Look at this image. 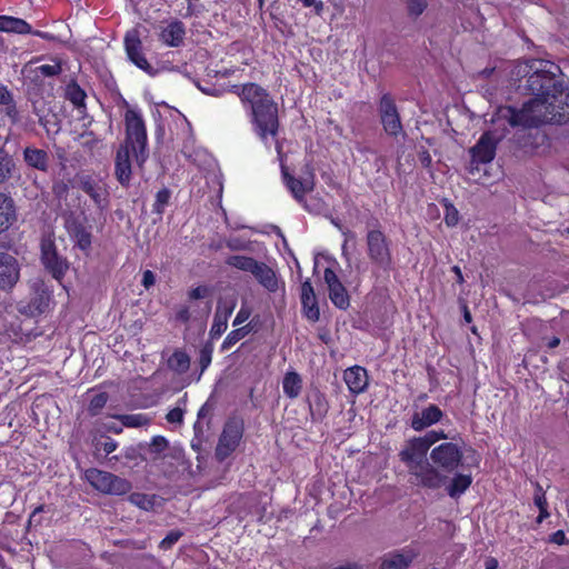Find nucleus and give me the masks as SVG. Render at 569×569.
<instances>
[{
	"instance_id": "obj_1",
	"label": "nucleus",
	"mask_w": 569,
	"mask_h": 569,
	"mask_svg": "<svg viewBox=\"0 0 569 569\" xmlns=\"http://www.w3.org/2000/svg\"><path fill=\"white\" fill-rule=\"evenodd\" d=\"M548 62L529 60L517 63L513 74L528 77V89L535 96L520 110L500 107L496 122L509 127H538L542 123H560L569 119V90L547 69Z\"/></svg>"
},
{
	"instance_id": "obj_2",
	"label": "nucleus",
	"mask_w": 569,
	"mask_h": 569,
	"mask_svg": "<svg viewBox=\"0 0 569 569\" xmlns=\"http://www.w3.org/2000/svg\"><path fill=\"white\" fill-rule=\"evenodd\" d=\"M233 88L258 137L264 142L268 138L274 139L279 129L278 106L267 90L257 83Z\"/></svg>"
},
{
	"instance_id": "obj_3",
	"label": "nucleus",
	"mask_w": 569,
	"mask_h": 569,
	"mask_svg": "<svg viewBox=\"0 0 569 569\" xmlns=\"http://www.w3.org/2000/svg\"><path fill=\"white\" fill-rule=\"evenodd\" d=\"M428 451L429 448L423 441L419 437H413L403 443L399 458L406 466L412 485L437 490L447 483L448 476L429 462Z\"/></svg>"
},
{
	"instance_id": "obj_4",
	"label": "nucleus",
	"mask_w": 569,
	"mask_h": 569,
	"mask_svg": "<svg viewBox=\"0 0 569 569\" xmlns=\"http://www.w3.org/2000/svg\"><path fill=\"white\" fill-rule=\"evenodd\" d=\"M126 139L121 146L132 151L136 161L142 166L148 158L147 153V129L142 114L137 109H128L124 114Z\"/></svg>"
},
{
	"instance_id": "obj_5",
	"label": "nucleus",
	"mask_w": 569,
	"mask_h": 569,
	"mask_svg": "<svg viewBox=\"0 0 569 569\" xmlns=\"http://www.w3.org/2000/svg\"><path fill=\"white\" fill-rule=\"evenodd\" d=\"M497 119V112L491 119L495 128L486 131L479 139V141L470 149V153L473 162L488 163L493 160L496 154V148L499 140H501L507 131L508 124L503 122H495Z\"/></svg>"
},
{
	"instance_id": "obj_6",
	"label": "nucleus",
	"mask_w": 569,
	"mask_h": 569,
	"mask_svg": "<svg viewBox=\"0 0 569 569\" xmlns=\"http://www.w3.org/2000/svg\"><path fill=\"white\" fill-rule=\"evenodd\" d=\"M84 478L94 489L108 495H124L131 489L126 479L96 468L86 470Z\"/></svg>"
},
{
	"instance_id": "obj_7",
	"label": "nucleus",
	"mask_w": 569,
	"mask_h": 569,
	"mask_svg": "<svg viewBox=\"0 0 569 569\" xmlns=\"http://www.w3.org/2000/svg\"><path fill=\"white\" fill-rule=\"evenodd\" d=\"M430 459L432 466L448 476L459 466L462 459V451L453 442H443L432 448Z\"/></svg>"
},
{
	"instance_id": "obj_8",
	"label": "nucleus",
	"mask_w": 569,
	"mask_h": 569,
	"mask_svg": "<svg viewBox=\"0 0 569 569\" xmlns=\"http://www.w3.org/2000/svg\"><path fill=\"white\" fill-rule=\"evenodd\" d=\"M367 249L370 260L387 270L391 267L392 258L389 242L380 230H371L367 234Z\"/></svg>"
},
{
	"instance_id": "obj_9",
	"label": "nucleus",
	"mask_w": 569,
	"mask_h": 569,
	"mask_svg": "<svg viewBox=\"0 0 569 569\" xmlns=\"http://www.w3.org/2000/svg\"><path fill=\"white\" fill-rule=\"evenodd\" d=\"M242 433L243 427L240 421L231 420L224 425L216 448V456L219 460H224L237 449Z\"/></svg>"
},
{
	"instance_id": "obj_10",
	"label": "nucleus",
	"mask_w": 569,
	"mask_h": 569,
	"mask_svg": "<svg viewBox=\"0 0 569 569\" xmlns=\"http://www.w3.org/2000/svg\"><path fill=\"white\" fill-rule=\"evenodd\" d=\"M124 49L128 59L139 69L149 76L156 74V69L148 62L142 51V42L139 32L134 29L128 31L124 36Z\"/></svg>"
},
{
	"instance_id": "obj_11",
	"label": "nucleus",
	"mask_w": 569,
	"mask_h": 569,
	"mask_svg": "<svg viewBox=\"0 0 569 569\" xmlns=\"http://www.w3.org/2000/svg\"><path fill=\"white\" fill-rule=\"evenodd\" d=\"M419 555L416 545H408L383 555L380 559L379 569H407Z\"/></svg>"
},
{
	"instance_id": "obj_12",
	"label": "nucleus",
	"mask_w": 569,
	"mask_h": 569,
	"mask_svg": "<svg viewBox=\"0 0 569 569\" xmlns=\"http://www.w3.org/2000/svg\"><path fill=\"white\" fill-rule=\"evenodd\" d=\"M379 111L385 131L390 136H398L402 132L400 117L393 99L383 94L380 99Z\"/></svg>"
},
{
	"instance_id": "obj_13",
	"label": "nucleus",
	"mask_w": 569,
	"mask_h": 569,
	"mask_svg": "<svg viewBox=\"0 0 569 569\" xmlns=\"http://www.w3.org/2000/svg\"><path fill=\"white\" fill-rule=\"evenodd\" d=\"M186 27L178 19L162 21L158 27V39L167 47L178 48L183 44Z\"/></svg>"
},
{
	"instance_id": "obj_14",
	"label": "nucleus",
	"mask_w": 569,
	"mask_h": 569,
	"mask_svg": "<svg viewBox=\"0 0 569 569\" xmlns=\"http://www.w3.org/2000/svg\"><path fill=\"white\" fill-rule=\"evenodd\" d=\"M325 282L328 286L329 298L331 302L339 309L346 310L350 305V298L347 289L339 280L336 272L327 268L323 273Z\"/></svg>"
},
{
	"instance_id": "obj_15",
	"label": "nucleus",
	"mask_w": 569,
	"mask_h": 569,
	"mask_svg": "<svg viewBox=\"0 0 569 569\" xmlns=\"http://www.w3.org/2000/svg\"><path fill=\"white\" fill-rule=\"evenodd\" d=\"M41 251L46 268L56 279H60L68 269L67 261L57 254L53 243L50 240L42 241Z\"/></svg>"
},
{
	"instance_id": "obj_16",
	"label": "nucleus",
	"mask_w": 569,
	"mask_h": 569,
	"mask_svg": "<svg viewBox=\"0 0 569 569\" xmlns=\"http://www.w3.org/2000/svg\"><path fill=\"white\" fill-rule=\"evenodd\" d=\"M19 279V268L16 258L0 252V289L11 288Z\"/></svg>"
},
{
	"instance_id": "obj_17",
	"label": "nucleus",
	"mask_w": 569,
	"mask_h": 569,
	"mask_svg": "<svg viewBox=\"0 0 569 569\" xmlns=\"http://www.w3.org/2000/svg\"><path fill=\"white\" fill-rule=\"evenodd\" d=\"M442 417L443 412L441 409L436 405H430L412 416L411 428L415 431H421L439 422Z\"/></svg>"
},
{
	"instance_id": "obj_18",
	"label": "nucleus",
	"mask_w": 569,
	"mask_h": 569,
	"mask_svg": "<svg viewBox=\"0 0 569 569\" xmlns=\"http://www.w3.org/2000/svg\"><path fill=\"white\" fill-rule=\"evenodd\" d=\"M252 276L269 292L278 291L280 287V280L277 276L276 271L270 268L264 262L258 261L254 269L252 270Z\"/></svg>"
},
{
	"instance_id": "obj_19",
	"label": "nucleus",
	"mask_w": 569,
	"mask_h": 569,
	"mask_svg": "<svg viewBox=\"0 0 569 569\" xmlns=\"http://www.w3.org/2000/svg\"><path fill=\"white\" fill-rule=\"evenodd\" d=\"M283 179L286 186L299 202H302L305 194L312 191L315 187L313 176L311 173L303 179H296L288 172L283 171Z\"/></svg>"
},
{
	"instance_id": "obj_20",
	"label": "nucleus",
	"mask_w": 569,
	"mask_h": 569,
	"mask_svg": "<svg viewBox=\"0 0 569 569\" xmlns=\"http://www.w3.org/2000/svg\"><path fill=\"white\" fill-rule=\"evenodd\" d=\"M132 151L120 147L116 156V177L122 186H128L131 180V156Z\"/></svg>"
},
{
	"instance_id": "obj_21",
	"label": "nucleus",
	"mask_w": 569,
	"mask_h": 569,
	"mask_svg": "<svg viewBox=\"0 0 569 569\" xmlns=\"http://www.w3.org/2000/svg\"><path fill=\"white\" fill-rule=\"evenodd\" d=\"M343 379L349 390L356 395L363 392L368 386L367 370L359 366L348 368Z\"/></svg>"
},
{
	"instance_id": "obj_22",
	"label": "nucleus",
	"mask_w": 569,
	"mask_h": 569,
	"mask_svg": "<svg viewBox=\"0 0 569 569\" xmlns=\"http://www.w3.org/2000/svg\"><path fill=\"white\" fill-rule=\"evenodd\" d=\"M17 220L14 201L0 192V233L8 230Z\"/></svg>"
},
{
	"instance_id": "obj_23",
	"label": "nucleus",
	"mask_w": 569,
	"mask_h": 569,
	"mask_svg": "<svg viewBox=\"0 0 569 569\" xmlns=\"http://www.w3.org/2000/svg\"><path fill=\"white\" fill-rule=\"evenodd\" d=\"M23 160L26 163L37 170L47 171L49 167V156L47 151L34 147H27L23 150Z\"/></svg>"
},
{
	"instance_id": "obj_24",
	"label": "nucleus",
	"mask_w": 569,
	"mask_h": 569,
	"mask_svg": "<svg viewBox=\"0 0 569 569\" xmlns=\"http://www.w3.org/2000/svg\"><path fill=\"white\" fill-rule=\"evenodd\" d=\"M80 188L94 201L99 208L107 206V191L106 189L91 178H84L80 182Z\"/></svg>"
},
{
	"instance_id": "obj_25",
	"label": "nucleus",
	"mask_w": 569,
	"mask_h": 569,
	"mask_svg": "<svg viewBox=\"0 0 569 569\" xmlns=\"http://www.w3.org/2000/svg\"><path fill=\"white\" fill-rule=\"evenodd\" d=\"M471 482V476L458 473L451 479V481L448 479L443 487H446V490L451 498H458L465 493V491L470 487Z\"/></svg>"
},
{
	"instance_id": "obj_26",
	"label": "nucleus",
	"mask_w": 569,
	"mask_h": 569,
	"mask_svg": "<svg viewBox=\"0 0 569 569\" xmlns=\"http://www.w3.org/2000/svg\"><path fill=\"white\" fill-rule=\"evenodd\" d=\"M283 392L287 397L297 398L302 389V379L296 371H288L282 380Z\"/></svg>"
},
{
	"instance_id": "obj_27",
	"label": "nucleus",
	"mask_w": 569,
	"mask_h": 569,
	"mask_svg": "<svg viewBox=\"0 0 569 569\" xmlns=\"http://www.w3.org/2000/svg\"><path fill=\"white\" fill-rule=\"evenodd\" d=\"M30 30V24L22 19L8 16H0V31L23 34L29 33Z\"/></svg>"
},
{
	"instance_id": "obj_28",
	"label": "nucleus",
	"mask_w": 569,
	"mask_h": 569,
	"mask_svg": "<svg viewBox=\"0 0 569 569\" xmlns=\"http://www.w3.org/2000/svg\"><path fill=\"white\" fill-rule=\"evenodd\" d=\"M51 302V293L48 289L41 288L37 291V297L32 300L29 306L30 315H40L49 310Z\"/></svg>"
},
{
	"instance_id": "obj_29",
	"label": "nucleus",
	"mask_w": 569,
	"mask_h": 569,
	"mask_svg": "<svg viewBox=\"0 0 569 569\" xmlns=\"http://www.w3.org/2000/svg\"><path fill=\"white\" fill-rule=\"evenodd\" d=\"M533 503L539 509V516L537 517L536 522L540 525L545 519H547L550 516V513L548 511L546 493L539 483L536 485V490L533 493Z\"/></svg>"
},
{
	"instance_id": "obj_30",
	"label": "nucleus",
	"mask_w": 569,
	"mask_h": 569,
	"mask_svg": "<svg viewBox=\"0 0 569 569\" xmlns=\"http://www.w3.org/2000/svg\"><path fill=\"white\" fill-rule=\"evenodd\" d=\"M226 263L238 270L250 272L252 274V270L254 269L258 261L251 257L236 254L227 258Z\"/></svg>"
},
{
	"instance_id": "obj_31",
	"label": "nucleus",
	"mask_w": 569,
	"mask_h": 569,
	"mask_svg": "<svg viewBox=\"0 0 569 569\" xmlns=\"http://www.w3.org/2000/svg\"><path fill=\"white\" fill-rule=\"evenodd\" d=\"M168 366L170 367V369H172L179 373L186 372L190 366V358L183 351H176L169 358Z\"/></svg>"
},
{
	"instance_id": "obj_32",
	"label": "nucleus",
	"mask_w": 569,
	"mask_h": 569,
	"mask_svg": "<svg viewBox=\"0 0 569 569\" xmlns=\"http://www.w3.org/2000/svg\"><path fill=\"white\" fill-rule=\"evenodd\" d=\"M123 427L128 428H139L147 426L149 423V418L142 413H132V415H120L117 416Z\"/></svg>"
},
{
	"instance_id": "obj_33",
	"label": "nucleus",
	"mask_w": 569,
	"mask_h": 569,
	"mask_svg": "<svg viewBox=\"0 0 569 569\" xmlns=\"http://www.w3.org/2000/svg\"><path fill=\"white\" fill-rule=\"evenodd\" d=\"M14 170L13 159L0 149V183L7 181Z\"/></svg>"
},
{
	"instance_id": "obj_34",
	"label": "nucleus",
	"mask_w": 569,
	"mask_h": 569,
	"mask_svg": "<svg viewBox=\"0 0 569 569\" xmlns=\"http://www.w3.org/2000/svg\"><path fill=\"white\" fill-rule=\"evenodd\" d=\"M250 330L251 329L249 326H244V327H240V328H237V329L230 331L228 333V336L226 337L224 341L222 342V346H221L222 350H229L238 341L243 339L250 332Z\"/></svg>"
},
{
	"instance_id": "obj_35",
	"label": "nucleus",
	"mask_w": 569,
	"mask_h": 569,
	"mask_svg": "<svg viewBox=\"0 0 569 569\" xmlns=\"http://www.w3.org/2000/svg\"><path fill=\"white\" fill-rule=\"evenodd\" d=\"M237 306V297L230 296L219 299L216 308V315L230 318Z\"/></svg>"
},
{
	"instance_id": "obj_36",
	"label": "nucleus",
	"mask_w": 569,
	"mask_h": 569,
	"mask_svg": "<svg viewBox=\"0 0 569 569\" xmlns=\"http://www.w3.org/2000/svg\"><path fill=\"white\" fill-rule=\"evenodd\" d=\"M301 305H302V309H303V315L308 320H310L312 322H316L319 320L320 311H319V307H318L316 297H312L309 299H307V298L301 299Z\"/></svg>"
},
{
	"instance_id": "obj_37",
	"label": "nucleus",
	"mask_w": 569,
	"mask_h": 569,
	"mask_svg": "<svg viewBox=\"0 0 569 569\" xmlns=\"http://www.w3.org/2000/svg\"><path fill=\"white\" fill-rule=\"evenodd\" d=\"M70 234L76 239L78 246L86 250L91 244V237L81 226H68Z\"/></svg>"
},
{
	"instance_id": "obj_38",
	"label": "nucleus",
	"mask_w": 569,
	"mask_h": 569,
	"mask_svg": "<svg viewBox=\"0 0 569 569\" xmlns=\"http://www.w3.org/2000/svg\"><path fill=\"white\" fill-rule=\"evenodd\" d=\"M428 8L427 0H406L407 13L411 18L420 17Z\"/></svg>"
},
{
	"instance_id": "obj_39",
	"label": "nucleus",
	"mask_w": 569,
	"mask_h": 569,
	"mask_svg": "<svg viewBox=\"0 0 569 569\" xmlns=\"http://www.w3.org/2000/svg\"><path fill=\"white\" fill-rule=\"evenodd\" d=\"M229 318L214 313L213 321L210 328V337L219 338L228 328Z\"/></svg>"
},
{
	"instance_id": "obj_40",
	"label": "nucleus",
	"mask_w": 569,
	"mask_h": 569,
	"mask_svg": "<svg viewBox=\"0 0 569 569\" xmlns=\"http://www.w3.org/2000/svg\"><path fill=\"white\" fill-rule=\"evenodd\" d=\"M67 94L69 100L78 108L84 106L86 93L77 84H72L68 87Z\"/></svg>"
},
{
	"instance_id": "obj_41",
	"label": "nucleus",
	"mask_w": 569,
	"mask_h": 569,
	"mask_svg": "<svg viewBox=\"0 0 569 569\" xmlns=\"http://www.w3.org/2000/svg\"><path fill=\"white\" fill-rule=\"evenodd\" d=\"M170 199V192L168 189H161L156 194V201L153 203V212L158 214H162L164 211V208L169 203Z\"/></svg>"
},
{
	"instance_id": "obj_42",
	"label": "nucleus",
	"mask_w": 569,
	"mask_h": 569,
	"mask_svg": "<svg viewBox=\"0 0 569 569\" xmlns=\"http://www.w3.org/2000/svg\"><path fill=\"white\" fill-rule=\"evenodd\" d=\"M61 70V62L57 59H52L50 63L41 64L37 68V71L44 77L57 76Z\"/></svg>"
},
{
	"instance_id": "obj_43",
	"label": "nucleus",
	"mask_w": 569,
	"mask_h": 569,
	"mask_svg": "<svg viewBox=\"0 0 569 569\" xmlns=\"http://www.w3.org/2000/svg\"><path fill=\"white\" fill-rule=\"evenodd\" d=\"M108 401V395L106 392L96 393L89 403V411L91 415L96 416L100 412V410L106 406Z\"/></svg>"
},
{
	"instance_id": "obj_44",
	"label": "nucleus",
	"mask_w": 569,
	"mask_h": 569,
	"mask_svg": "<svg viewBox=\"0 0 569 569\" xmlns=\"http://www.w3.org/2000/svg\"><path fill=\"white\" fill-rule=\"evenodd\" d=\"M423 443L430 449L439 440L448 439V436L443 431H429L425 436L419 437Z\"/></svg>"
},
{
	"instance_id": "obj_45",
	"label": "nucleus",
	"mask_w": 569,
	"mask_h": 569,
	"mask_svg": "<svg viewBox=\"0 0 569 569\" xmlns=\"http://www.w3.org/2000/svg\"><path fill=\"white\" fill-rule=\"evenodd\" d=\"M446 213H445V222L449 227H453L459 221V212L458 210L450 203H446Z\"/></svg>"
},
{
	"instance_id": "obj_46",
	"label": "nucleus",
	"mask_w": 569,
	"mask_h": 569,
	"mask_svg": "<svg viewBox=\"0 0 569 569\" xmlns=\"http://www.w3.org/2000/svg\"><path fill=\"white\" fill-rule=\"evenodd\" d=\"M211 359H212V347L209 345L204 346L200 350V357H199L201 372H203L209 367V365L211 363Z\"/></svg>"
},
{
	"instance_id": "obj_47",
	"label": "nucleus",
	"mask_w": 569,
	"mask_h": 569,
	"mask_svg": "<svg viewBox=\"0 0 569 569\" xmlns=\"http://www.w3.org/2000/svg\"><path fill=\"white\" fill-rule=\"evenodd\" d=\"M181 537V532L173 530L170 531L160 542L159 547L163 550L170 549Z\"/></svg>"
},
{
	"instance_id": "obj_48",
	"label": "nucleus",
	"mask_w": 569,
	"mask_h": 569,
	"mask_svg": "<svg viewBox=\"0 0 569 569\" xmlns=\"http://www.w3.org/2000/svg\"><path fill=\"white\" fill-rule=\"evenodd\" d=\"M251 316V310L248 306L242 305L239 311L236 315V318L233 320V326L238 327L241 326L243 322H246Z\"/></svg>"
},
{
	"instance_id": "obj_49",
	"label": "nucleus",
	"mask_w": 569,
	"mask_h": 569,
	"mask_svg": "<svg viewBox=\"0 0 569 569\" xmlns=\"http://www.w3.org/2000/svg\"><path fill=\"white\" fill-rule=\"evenodd\" d=\"M131 501L146 510L152 506L151 499L146 495H132Z\"/></svg>"
},
{
	"instance_id": "obj_50",
	"label": "nucleus",
	"mask_w": 569,
	"mask_h": 569,
	"mask_svg": "<svg viewBox=\"0 0 569 569\" xmlns=\"http://www.w3.org/2000/svg\"><path fill=\"white\" fill-rule=\"evenodd\" d=\"M168 447V441L161 436H157L152 439L150 448L153 452H162Z\"/></svg>"
},
{
	"instance_id": "obj_51",
	"label": "nucleus",
	"mask_w": 569,
	"mask_h": 569,
	"mask_svg": "<svg viewBox=\"0 0 569 569\" xmlns=\"http://www.w3.org/2000/svg\"><path fill=\"white\" fill-rule=\"evenodd\" d=\"M209 295V288L206 286H199L189 291V298L192 300L203 299Z\"/></svg>"
},
{
	"instance_id": "obj_52",
	"label": "nucleus",
	"mask_w": 569,
	"mask_h": 569,
	"mask_svg": "<svg viewBox=\"0 0 569 569\" xmlns=\"http://www.w3.org/2000/svg\"><path fill=\"white\" fill-rule=\"evenodd\" d=\"M166 418L170 423H180L183 419V411L180 408H173L167 413Z\"/></svg>"
},
{
	"instance_id": "obj_53",
	"label": "nucleus",
	"mask_w": 569,
	"mask_h": 569,
	"mask_svg": "<svg viewBox=\"0 0 569 569\" xmlns=\"http://www.w3.org/2000/svg\"><path fill=\"white\" fill-rule=\"evenodd\" d=\"M203 10V6L200 0H187V14L194 16L199 14Z\"/></svg>"
},
{
	"instance_id": "obj_54",
	"label": "nucleus",
	"mask_w": 569,
	"mask_h": 569,
	"mask_svg": "<svg viewBox=\"0 0 569 569\" xmlns=\"http://www.w3.org/2000/svg\"><path fill=\"white\" fill-rule=\"evenodd\" d=\"M312 297H316L313 287H312L311 282L309 280H306L301 284V296H300V298L301 299H306V298L309 299V298H312Z\"/></svg>"
},
{
	"instance_id": "obj_55",
	"label": "nucleus",
	"mask_w": 569,
	"mask_h": 569,
	"mask_svg": "<svg viewBox=\"0 0 569 569\" xmlns=\"http://www.w3.org/2000/svg\"><path fill=\"white\" fill-rule=\"evenodd\" d=\"M156 282V277L152 271L146 270L142 274V284L146 289H149Z\"/></svg>"
},
{
	"instance_id": "obj_56",
	"label": "nucleus",
	"mask_w": 569,
	"mask_h": 569,
	"mask_svg": "<svg viewBox=\"0 0 569 569\" xmlns=\"http://www.w3.org/2000/svg\"><path fill=\"white\" fill-rule=\"evenodd\" d=\"M100 447L108 455L118 448V443L113 439L108 438L106 441L100 443Z\"/></svg>"
},
{
	"instance_id": "obj_57",
	"label": "nucleus",
	"mask_w": 569,
	"mask_h": 569,
	"mask_svg": "<svg viewBox=\"0 0 569 569\" xmlns=\"http://www.w3.org/2000/svg\"><path fill=\"white\" fill-rule=\"evenodd\" d=\"M12 101L10 92L7 90L6 87L0 86V103L8 106Z\"/></svg>"
},
{
	"instance_id": "obj_58",
	"label": "nucleus",
	"mask_w": 569,
	"mask_h": 569,
	"mask_svg": "<svg viewBox=\"0 0 569 569\" xmlns=\"http://www.w3.org/2000/svg\"><path fill=\"white\" fill-rule=\"evenodd\" d=\"M177 319L182 321V322H187L189 321L190 319V312H189V308L188 307H181L178 311H177Z\"/></svg>"
},
{
	"instance_id": "obj_59",
	"label": "nucleus",
	"mask_w": 569,
	"mask_h": 569,
	"mask_svg": "<svg viewBox=\"0 0 569 569\" xmlns=\"http://www.w3.org/2000/svg\"><path fill=\"white\" fill-rule=\"evenodd\" d=\"M566 540V535L562 530H558L551 535L550 541L557 545H562Z\"/></svg>"
},
{
	"instance_id": "obj_60",
	"label": "nucleus",
	"mask_w": 569,
	"mask_h": 569,
	"mask_svg": "<svg viewBox=\"0 0 569 569\" xmlns=\"http://www.w3.org/2000/svg\"><path fill=\"white\" fill-rule=\"evenodd\" d=\"M122 425L121 426H117L116 423L113 422H110V423H106L103 426V428L107 430V431H111V432H114V433H120L122 431Z\"/></svg>"
},
{
	"instance_id": "obj_61",
	"label": "nucleus",
	"mask_w": 569,
	"mask_h": 569,
	"mask_svg": "<svg viewBox=\"0 0 569 569\" xmlns=\"http://www.w3.org/2000/svg\"><path fill=\"white\" fill-rule=\"evenodd\" d=\"M498 561L495 558H488L486 560V569H497Z\"/></svg>"
},
{
	"instance_id": "obj_62",
	"label": "nucleus",
	"mask_w": 569,
	"mask_h": 569,
	"mask_svg": "<svg viewBox=\"0 0 569 569\" xmlns=\"http://www.w3.org/2000/svg\"><path fill=\"white\" fill-rule=\"evenodd\" d=\"M317 407H318V413L321 415L326 408H325V403L322 402V398L320 395H317Z\"/></svg>"
},
{
	"instance_id": "obj_63",
	"label": "nucleus",
	"mask_w": 569,
	"mask_h": 569,
	"mask_svg": "<svg viewBox=\"0 0 569 569\" xmlns=\"http://www.w3.org/2000/svg\"><path fill=\"white\" fill-rule=\"evenodd\" d=\"M452 271H453V272L456 273V276H457V281H458L459 283H462V282H463V276H462L461 269H460L458 266H455V267L452 268Z\"/></svg>"
},
{
	"instance_id": "obj_64",
	"label": "nucleus",
	"mask_w": 569,
	"mask_h": 569,
	"mask_svg": "<svg viewBox=\"0 0 569 569\" xmlns=\"http://www.w3.org/2000/svg\"><path fill=\"white\" fill-rule=\"evenodd\" d=\"M559 343H560V339H559L558 337H552V338L547 342V346H548L549 348H551V349H552V348L558 347V346H559Z\"/></svg>"
}]
</instances>
